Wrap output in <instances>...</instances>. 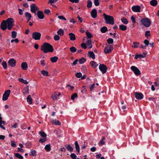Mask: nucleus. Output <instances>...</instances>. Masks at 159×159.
Wrapping results in <instances>:
<instances>
[{
	"label": "nucleus",
	"instance_id": "nucleus-22",
	"mask_svg": "<svg viewBox=\"0 0 159 159\" xmlns=\"http://www.w3.org/2000/svg\"><path fill=\"white\" fill-rule=\"evenodd\" d=\"M158 2L157 0H152L150 2V4L152 6H156Z\"/></svg>",
	"mask_w": 159,
	"mask_h": 159
},
{
	"label": "nucleus",
	"instance_id": "nucleus-4",
	"mask_svg": "<svg viewBox=\"0 0 159 159\" xmlns=\"http://www.w3.org/2000/svg\"><path fill=\"white\" fill-rule=\"evenodd\" d=\"M141 22L144 26L147 27H149L151 24L150 20L147 18L142 19Z\"/></svg>",
	"mask_w": 159,
	"mask_h": 159
},
{
	"label": "nucleus",
	"instance_id": "nucleus-20",
	"mask_svg": "<svg viewBox=\"0 0 159 159\" xmlns=\"http://www.w3.org/2000/svg\"><path fill=\"white\" fill-rule=\"evenodd\" d=\"M21 67L24 70H26L27 69L28 65L26 62H23L22 63Z\"/></svg>",
	"mask_w": 159,
	"mask_h": 159
},
{
	"label": "nucleus",
	"instance_id": "nucleus-2",
	"mask_svg": "<svg viewBox=\"0 0 159 159\" xmlns=\"http://www.w3.org/2000/svg\"><path fill=\"white\" fill-rule=\"evenodd\" d=\"M41 50L45 53L52 52L54 51L53 46L48 43L45 42L42 45Z\"/></svg>",
	"mask_w": 159,
	"mask_h": 159
},
{
	"label": "nucleus",
	"instance_id": "nucleus-57",
	"mask_svg": "<svg viewBox=\"0 0 159 159\" xmlns=\"http://www.w3.org/2000/svg\"><path fill=\"white\" fill-rule=\"evenodd\" d=\"M135 17L133 16H132L131 17V20H132V22L134 24L136 23V21L135 20Z\"/></svg>",
	"mask_w": 159,
	"mask_h": 159
},
{
	"label": "nucleus",
	"instance_id": "nucleus-37",
	"mask_svg": "<svg viewBox=\"0 0 159 159\" xmlns=\"http://www.w3.org/2000/svg\"><path fill=\"white\" fill-rule=\"evenodd\" d=\"M90 58L94 60L95 58V56L94 53L93 51H90Z\"/></svg>",
	"mask_w": 159,
	"mask_h": 159
},
{
	"label": "nucleus",
	"instance_id": "nucleus-5",
	"mask_svg": "<svg viewBox=\"0 0 159 159\" xmlns=\"http://www.w3.org/2000/svg\"><path fill=\"white\" fill-rule=\"evenodd\" d=\"M113 49V46L111 45H108L105 47L104 49V52L106 54L111 52Z\"/></svg>",
	"mask_w": 159,
	"mask_h": 159
},
{
	"label": "nucleus",
	"instance_id": "nucleus-27",
	"mask_svg": "<svg viewBox=\"0 0 159 159\" xmlns=\"http://www.w3.org/2000/svg\"><path fill=\"white\" fill-rule=\"evenodd\" d=\"M67 148V150L70 152H73V148L71 147L70 145H68L66 146H65Z\"/></svg>",
	"mask_w": 159,
	"mask_h": 159
},
{
	"label": "nucleus",
	"instance_id": "nucleus-8",
	"mask_svg": "<svg viewBox=\"0 0 159 159\" xmlns=\"http://www.w3.org/2000/svg\"><path fill=\"white\" fill-rule=\"evenodd\" d=\"M11 92L10 90H7L5 91L3 95L2 100L3 101H6L7 99L9 97Z\"/></svg>",
	"mask_w": 159,
	"mask_h": 159
},
{
	"label": "nucleus",
	"instance_id": "nucleus-18",
	"mask_svg": "<svg viewBox=\"0 0 159 159\" xmlns=\"http://www.w3.org/2000/svg\"><path fill=\"white\" fill-rule=\"evenodd\" d=\"M75 145L76 151L79 154L80 152V148L77 141H76L75 142Z\"/></svg>",
	"mask_w": 159,
	"mask_h": 159
},
{
	"label": "nucleus",
	"instance_id": "nucleus-40",
	"mask_svg": "<svg viewBox=\"0 0 159 159\" xmlns=\"http://www.w3.org/2000/svg\"><path fill=\"white\" fill-rule=\"evenodd\" d=\"M70 50L71 52L73 53L77 51L76 48L74 46L70 47Z\"/></svg>",
	"mask_w": 159,
	"mask_h": 159
},
{
	"label": "nucleus",
	"instance_id": "nucleus-47",
	"mask_svg": "<svg viewBox=\"0 0 159 159\" xmlns=\"http://www.w3.org/2000/svg\"><path fill=\"white\" fill-rule=\"evenodd\" d=\"M133 43L134 45L132 46L134 48H138V45L139 44V43H137L136 42H134Z\"/></svg>",
	"mask_w": 159,
	"mask_h": 159
},
{
	"label": "nucleus",
	"instance_id": "nucleus-3",
	"mask_svg": "<svg viewBox=\"0 0 159 159\" xmlns=\"http://www.w3.org/2000/svg\"><path fill=\"white\" fill-rule=\"evenodd\" d=\"M103 16L105 20L106 23L111 25H113L114 24V20L113 16L106 15L105 13L103 14Z\"/></svg>",
	"mask_w": 159,
	"mask_h": 159
},
{
	"label": "nucleus",
	"instance_id": "nucleus-50",
	"mask_svg": "<svg viewBox=\"0 0 159 159\" xmlns=\"http://www.w3.org/2000/svg\"><path fill=\"white\" fill-rule=\"evenodd\" d=\"M87 90L86 87L83 86L82 89H81V92L83 93H85L86 92Z\"/></svg>",
	"mask_w": 159,
	"mask_h": 159
},
{
	"label": "nucleus",
	"instance_id": "nucleus-16",
	"mask_svg": "<svg viewBox=\"0 0 159 159\" xmlns=\"http://www.w3.org/2000/svg\"><path fill=\"white\" fill-rule=\"evenodd\" d=\"M91 15L93 18H96L97 16V11L95 9H93L91 12Z\"/></svg>",
	"mask_w": 159,
	"mask_h": 159
},
{
	"label": "nucleus",
	"instance_id": "nucleus-32",
	"mask_svg": "<svg viewBox=\"0 0 159 159\" xmlns=\"http://www.w3.org/2000/svg\"><path fill=\"white\" fill-rule=\"evenodd\" d=\"M36 152L34 150H32L30 153V156H35L36 155Z\"/></svg>",
	"mask_w": 159,
	"mask_h": 159
},
{
	"label": "nucleus",
	"instance_id": "nucleus-25",
	"mask_svg": "<svg viewBox=\"0 0 159 159\" xmlns=\"http://www.w3.org/2000/svg\"><path fill=\"white\" fill-rule=\"evenodd\" d=\"M90 65L93 68H96L98 64L94 61H92L90 62Z\"/></svg>",
	"mask_w": 159,
	"mask_h": 159
},
{
	"label": "nucleus",
	"instance_id": "nucleus-12",
	"mask_svg": "<svg viewBox=\"0 0 159 159\" xmlns=\"http://www.w3.org/2000/svg\"><path fill=\"white\" fill-rule=\"evenodd\" d=\"M131 9L134 12H139L140 11L141 8L139 6H134L132 7Z\"/></svg>",
	"mask_w": 159,
	"mask_h": 159
},
{
	"label": "nucleus",
	"instance_id": "nucleus-55",
	"mask_svg": "<svg viewBox=\"0 0 159 159\" xmlns=\"http://www.w3.org/2000/svg\"><path fill=\"white\" fill-rule=\"evenodd\" d=\"M46 138H44L43 139H40L39 140L40 143H43L46 141Z\"/></svg>",
	"mask_w": 159,
	"mask_h": 159
},
{
	"label": "nucleus",
	"instance_id": "nucleus-14",
	"mask_svg": "<svg viewBox=\"0 0 159 159\" xmlns=\"http://www.w3.org/2000/svg\"><path fill=\"white\" fill-rule=\"evenodd\" d=\"M105 138L104 136H103L102 137L101 139L98 143V145L99 146H101L103 145H105Z\"/></svg>",
	"mask_w": 159,
	"mask_h": 159
},
{
	"label": "nucleus",
	"instance_id": "nucleus-63",
	"mask_svg": "<svg viewBox=\"0 0 159 159\" xmlns=\"http://www.w3.org/2000/svg\"><path fill=\"white\" fill-rule=\"evenodd\" d=\"M14 41H15L16 43H18L19 41L17 39H12L11 41V42L13 43Z\"/></svg>",
	"mask_w": 159,
	"mask_h": 159
},
{
	"label": "nucleus",
	"instance_id": "nucleus-9",
	"mask_svg": "<svg viewBox=\"0 0 159 159\" xmlns=\"http://www.w3.org/2000/svg\"><path fill=\"white\" fill-rule=\"evenodd\" d=\"M130 68L136 75H139L141 74L140 71L136 67L132 66Z\"/></svg>",
	"mask_w": 159,
	"mask_h": 159
},
{
	"label": "nucleus",
	"instance_id": "nucleus-60",
	"mask_svg": "<svg viewBox=\"0 0 159 159\" xmlns=\"http://www.w3.org/2000/svg\"><path fill=\"white\" fill-rule=\"evenodd\" d=\"M50 12V11L49 9H45L44 10V12L46 14L49 15Z\"/></svg>",
	"mask_w": 159,
	"mask_h": 159
},
{
	"label": "nucleus",
	"instance_id": "nucleus-28",
	"mask_svg": "<svg viewBox=\"0 0 159 159\" xmlns=\"http://www.w3.org/2000/svg\"><path fill=\"white\" fill-rule=\"evenodd\" d=\"M27 101L29 102V104H31L32 103V99L30 95H29L27 98Z\"/></svg>",
	"mask_w": 159,
	"mask_h": 159
},
{
	"label": "nucleus",
	"instance_id": "nucleus-10",
	"mask_svg": "<svg viewBox=\"0 0 159 159\" xmlns=\"http://www.w3.org/2000/svg\"><path fill=\"white\" fill-rule=\"evenodd\" d=\"M99 69L103 74L106 73L107 69L106 66L104 64L100 65L99 66Z\"/></svg>",
	"mask_w": 159,
	"mask_h": 159
},
{
	"label": "nucleus",
	"instance_id": "nucleus-58",
	"mask_svg": "<svg viewBox=\"0 0 159 159\" xmlns=\"http://www.w3.org/2000/svg\"><path fill=\"white\" fill-rule=\"evenodd\" d=\"M49 1L48 3H51V5H53L52 3L56 2L57 1V0H49Z\"/></svg>",
	"mask_w": 159,
	"mask_h": 159
},
{
	"label": "nucleus",
	"instance_id": "nucleus-45",
	"mask_svg": "<svg viewBox=\"0 0 159 159\" xmlns=\"http://www.w3.org/2000/svg\"><path fill=\"white\" fill-rule=\"evenodd\" d=\"M107 42L109 44H112L113 43V39L111 38H109L107 40Z\"/></svg>",
	"mask_w": 159,
	"mask_h": 159
},
{
	"label": "nucleus",
	"instance_id": "nucleus-19",
	"mask_svg": "<svg viewBox=\"0 0 159 159\" xmlns=\"http://www.w3.org/2000/svg\"><path fill=\"white\" fill-rule=\"evenodd\" d=\"M30 8L31 11L33 13H34L36 15V13L35 10V4L34 3L32 4L30 6Z\"/></svg>",
	"mask_w": 159,
	"mask_h": 159
},
{
	"label": "nucleus",
	"instance_id": "nucleus-54",
	"mask_svg": "<svg viewBox=\"0 0 159 159\" xmlns=\"http://www.w3.org/2000/svg\"><path fill=\"white\" fill-rule=\"evenodd\" d=\"M82 73L80 72L77 73L75 74V76L78 78H80L82 76Z\"/></svg>",
	"mask_w": 159,
	"mask_h": 159
},
{
	"label": "nucleus",
	"instance_id": "nucleus-64",
	"mask_svg": "<svg viewBox=\"0 0 159 159\" xmlns=\"http://www.w3.org/2000/svg\"><path fill=\"white\" fill-rule=\"evenodd\" d=\"M102 156L101 154L100 153H98L96 155V157L97 159H99L101 158Z\"/></svg>",
	"mask_w": 159,
	"mask_h": 159
},
{
	"label": "nucleus",
	"instance_id": "nucleus-29",
	"mask_svg": "<svg viewBox=\"0 0 159 159\" xmlns=\"http://www.w3.org/2000/svg\"><path fill=\"white\" fill-rule=\"evenodd\" d=\"M58 59V57L56 56H54L50 58V61L52 62H56Z\"/></svg>",
	"mask_w": 159,
	"mask_h": 159
},
{
	"label": "nucleus",
	"instance_id": "nucleus-49",
	"mask_svg": "<svg viewBox=\"0 0 159 159\" xmlns=\"http://www.w3.org/2000/svg\"><path fill=\"white\" fill-rule=\"evenodd\" d=\"M78 95L76 93L73 94L71 96V99L72 100H74L75 98L77 97Z\"/></svg>",
	"mask_w": 159,
	"mask_h": 159
},
{
	"label": "nucleus",
	"instance_id": "nucleus-1",
	"mask_svg": "<svg viewBox=\"0 0 159 159\" xmlns=\"http://www.w3.org/2000/svg\"><path fill=\"white\" fill-rule=\"evenodd\" d=\"M14 21L12 18H9L6 20H3L2 22L0 27L1 29L4 31L7 28L9 30H11L14 26Z\"/></svg>",
	"mask_w": 159,
	"mask_h": 159
},
{
	"label": "nucleus",
	"instance_id": "nucleus-24",
	"mask_svg": "<svg viewBox=\"0 0 159 159\" xmlns=\"http://www.w3.org/2000/svg\"><path fill=\"white\" fill-rule=\"evenodd\" d=\"M29 93V86H28L27 87H25L23 90V93L24 94H26Z\"/></svg>",
	"mask_w": 159,
	"mask_h": 159
},
{
	"label": "nucleus",
	"instance_id": "nucleus-41",
	"mask_svg": "<svg viewBox=\"0 0 159 159\" xmlns=\"http://www.w3.org/2000/svg\"><path fill=\"white\" fill-rule=\"evenodd\" d=\"M17 33L15 31H12L11 32V38L15 39Z\"/></svg>",
	"mask_w": 159,
	"mask_h": 159
},
{
	"label": "nucleus",
	"instance_id": "nucleus-11",
	"mask_svg": "<svg viewBox=\"0 0 159 159\" xmlns=\"http://www.w3.org/2000/svg\"><path fill=\"white\" fill-rule=\"evenodd\" d=\"M16 61L13 58H11L8 61V64L9 66L12 67L15 66Z\"/></svg>",
	"mask_w": 159,
	"mask_h": 159
},
{
	"label": "nucleus",
	"instance_id": "nucleus-38",
	"mask_svg": "<svg viewBox=\"0 0 159 159\" xmlns=\"http://www.w3.org/2000/svg\"><path fill=\"white\" fill-rule=\"evenodd\" d=\"M19 80L20 82L22 83H24L25 84H27L28 83L26 80H24L22 78H19Z\"/></svg>",
	"mask_w": 159,
	"mask_h": 159
},
{
	"label": "nucleus",
	"instance_id": "nucleus-7",
	"mask_svg": "<svg viewBox=\"0 0 159 159\" xmlns=\"http://www.w3.org/2000/svg\"><path fill=\"white\" fill-rule=\"evenodd\" d=\"M41 34L37 32H35L32 34V38L35 40H39L40 39Z\"/></svg>",
	"mask_w": 159,
	"mask_h": 159
},
{
	"label": "nucleus",
	"instance_id": "nucleus-15",
	"mask_svg": "<svg viewBox=\"0 0 159 159\" xmlns=\"http://www.w3.org/2000/svg\"><path fill=\"white\" fill-rule=\"evenodd\" d=\"M135 97L138 99H142L143 98V94L141 93L136 92L135 93Z\"/></svg>",
	"mask_w": 159,
	"mask_h": 159
},
{
	"label": "nucleus",
	"instance_id": "nucleus-34",
	"mask_svg": "<svg viewBox=\"0 0 159 159\" xmlns=\"http://www.w3.org/2000/svg\"><path fill=\"white\" fill-rule=\"evenodd\" d=\"M100 30L102 33H105L107 31V29L106 27L103 26L101 29Z\"/></svg>",
	"mask_w": 159,
	"mask_h": 159
},
{
	"label": "nucleus",
	"instance_id": "nucleus-26",
	"mask_svg": "<svg viewBox=\"0 0 159 159\" xmlns=\"http://www.w3.org/2000/svg\"><path fill=\"white\" fill-rule=\"evenodd\" d=\"M64 30L61 29H59L57 32L58 34L61 36H63L64 35Z\"/></svg>",
	"mask_w": 159,
	"mask_h": 159
},
{
	"label": "nucleus",
	"instance_id": "nucleus-23",
	"mask_svg": "<svg viewBox=\"0 0 159 159\" xmlns=\"http://www.w3.org/2000/svg\"><path fill=\"white\" fill-rule=\"evenodd\" d=\"M70 38L71 40H75L76 39L75 34L73 33H70L69 34Z\"/></svg>",
	"mask_w": 159,
	"mask_h": 159
},
{
	"label": "nucleus",
	"instance_id": "nucleus-13",
	"mask_svg": "<svg viewBox=\"0 0 159 159\" xmlns=\"http://www.w3.org/2000/svg\"><path fill=\"white\" fill-rule=\"evenodd\" d=\"M38 16L39 18L43 19L44 18V16L43 11H39L36 14Z\"/></svg>",
	"mask_w": 159,
	"mask_h": 159
},
{
	"label": "nucleus",
	"instance_id": "nucleus-62",
	"mask_svg": "<svg viewBox=\"0 0 159 159\" xmlns=\"http://www.w3.org/2000/svg\"><path fill=\"white\" fill-rule=\"evenodd\" d=\"M79 60L78 59H76L74 61L73 63L71 65L72 66H74L77 63V62Z\"/></svg>",
	"mask_w": 159,
	"mask_h": 159
},
{
	"label": "nucleus",
	"instance_id": "nucleus-21",
	"mask_svg": "<svg viewBox=\"0 0 159 159\" xmlns=\"http://www.w3.org/2000/svg\"><path fill=\"white\" fill-rule=\"evenodd\" d=\"M119 28L121 30L124 31L127 30V27L126 25L122 24L119 25Z\"/></svg>",
	"mask_w": 159,
	"mask_h": 159
},
{
	"label": "nucleus",
	"instance_id": "nucleus-52",
	"mask_svg": "<svg viewBox=\"0 0 159 159\" xmlns=\"http://www.w3.org/2000/svg\"><path fill=\"white\" fill-rule=\"evenodd\" d=\"M145 36L147 38H148V36H151L150 31H146L145 33Z\"/></svg>",
	"mask_w": 159,
	"mask_h": 159
},
{
	"label": "nucleus",
	"instance_id": "nucleus-33",
	"mask_svg": "<svg viewBox=\"0 0 159 159\" xmlns=\"http://www.w3.org/2000/svg\"><path fill=\"white\" fill-rule=\"evenodd\" d=\"M52 123L55 124L56 125H60L61 123L58 120H53L52 121Z\"/></svg>",
	"mask_w": 159,
	"mask_h": 159
},
{
	"label": "nucleus",
	"instance_id": "nucleus-46",
	"mask_svg": "<svg viewBox=\"0 0 159 159\" xmlns=\"http://www.w3.org/2000/svg\"><path fill=\"white\" fill-rule=\"evenodd\" d=\"M93 2L96 6H98L100 5L99 0H94Z\"/></svg>",
	"mask_w": 159,
	"mask_h": 159
},
{
	"label": "nucleus",
	"instance_id": "nucleus-30",
	"mask_svg": "<svg viewBox=\"0 0 159 159\" xmlns=\"http://www.w3.org/2000/svg\"><path fill=\"white\" fill-rule=\"evenodd\" d=\"M44 149L47 152H49L51 150V146L50 144H48L45 145Z\"/></svg>",
	"mask_w": 159,
	"mask_h": 159
},
{
	"label": "nucleus",
	"instance_id": "nucleus-17",
	"mask_svg": "<svg viewBox=\"0 0 159 159\" xmlns=\"http://www.w3.org/2000/svg\"><path fill=\"white\" fill-rule=\"evenodd\" d=\"M25 15L27 20V22H28L30 20L32 17V16L30 13L28 12H26L25 13Z\"/></svg>",
	"mask_w": 159,
	"mask_h": 159
},
{
	"label": "nucleus",
	"instance_id": "nucleus-36",
	"mask_svg": "<svg viewBox=\"0 0 159 159\" xmlns=\"http://www.w3.org/2000/svg\"><path fill=\"white\" fill-rule=\"evenodd\" d=\"M39 134H40V135L41 137L43 138H46V137L47 136V134L44 132L42 131H40Z\"/></svg>",
	"mask_w": 159,
	"mask_h": 159
},
{
	"label": "nucleus",
	"instance_id": "nucleus-39",
	"mask_svg": "<svg viewBox=\"0 0 159 159\" xmlns=\"http://www.w3.org/2000/svg\"><path fill=\"white\" fill-rule=\"evenodd\" d=\"M2 65L4 69H6L7 68V62L3 61L2 63Z\"/></svg>",
	"mask_w": 159,
	"mask_h": 159
},
{
	"label": "nucleus",
	"instance_id": "nucleus-53",
	"mask_svg": "<svg viewBox=\"0 0 159 159\" xmlns=\"http://www.w3.org/2000/svg\"><path fill=\"white\" fill-rule=\"evenodd\" d=\"M54 40L56 41H58L60 39V36L58 35H55L54 37Z\"/></svg>",
	"mask_w": 159,
	"mask_h": 159
},
{
	"label": "nucleus",
	"instance_id": "nucleus-42",
	"mask_svg": "<svg viewBox=\"0 0 159 159\" xmlns=\"http://www.w3.org/2000/svg\"><path fill=\"white\" fill-rule=\"evenodd\" d=\"M86 61V59L84 57H83L79 59V62L80 64H82L84 63Z\"/></svg>",
	"mask_w": 159,
	"mask_h": 159
},
{
	"label": "nucleus",
	"instance_id": "nucleus-56",
	"mask_svg": "<svg viewBox=\"0 0 159 159\" xmlns=\"http://www.w3.org/2000/svg\"><path fill=\"white\" fill-rule=\"evenodd\" d=\"M144 43L145 44V45L146 47L149 45V41L148 40L145 39L144 41Z\"/></svg>",
	"mask_w": 159,
	"mask_h": 159
},
{
	"label": "nucleus",
	"instance_id": "nucleus-6",
	"mask_svg": "<svg viewBox=\"0 0 159 159\" xmlns=\"http://www.w3.org/2000/svg\"><path fill=\"white\" fill-rule=\"evenodd\" d=\"M86 33L87 38L86 37H84L83 39V41L84 42H85L88 46H89V32L88 30H86Z\"/></svg>",
	"mask_w": 159,
	"mask_h": 159
},
{
	"label": "nucleus",
	"instance_id": "nucleus-61",
	"mask_svg": "<svg viewBox=\"0 0 159 159\" xmlns=\"http://www.w3.org/2000/svg\"><path fill=\"white\" fill-rule=\"evenodd\" d=\"M81 46L83 48L86 49L87 48L86 44L84 43H82L81 44Z\"/></svg>",
	"mask_w": 159,
	"mask_h": 159
},
{
	"label": "nucleus",
	"instance_id": "nucleus-44",
	"mask_svg": "<svg viewBox=\"0 0 159 159\" xmlns=\"http://www.w3.org/2000/svg\"><path fill=\"white\" fill-rule=\"evenodd\" d=\"M41 73L43 76H48L49 75L48 73V71L45 70H43L41 71Z\"/></svg>",
	"mask_w": 159,
	"mask_h": 159
},
{
	"label": "nucleus",
	"instance_id": "nucleus-43",
	"mask_svg": "<svg viewBox=\"0 0 159 159\" xmlns=\"http://www.w3.org/2000/svg\"><path fill=\"white\" fill-rule=\"evenodd\" d=\"M97 88L96 86H95V84L94 83L91 86H90V91L93 90Z\"/></svg>",
	"mask_w": 159,
	"mask_h": 159
},
{
	"label": "nucleus",
	"instance_id": "nucleus-51",
	"mask_svg": "<svg viewBox=\"0 0 159 159\" xmlns=\"http://www.w3.org/2000/svg\"><path fill=\"white\" fill-rule=\"evenodd\" d=\"M52 98L53 100H56L57 99V94L56 93H54L52 94Z\"/></svg>",
	"mask_w": 159,
	"mask_h": 159
},
{
	"label": "nucleus",
	"instance_id": "nucleus-48",
	"mask_svg": "<svg viewBox=\"0 0 159 159\" xmlns=\"http://www.w3.org/2000/svg\"><path fill=\"white\" fill-rule=\"evenodd\" d=\"M70 157L72 159H76L77 158V156L74 153H71Z\"/></svg>",
	"mask_w": 159,
	"mask_h": 159
},
{
	"label": "nucleus",
	"instance_id": "nucleus-31",
	"mask_svg": "<svg viewBox=\"0 0 159 159\" xmlns=\"http://www.w3.org/2000/svg\"><path fill=\"white\" fill-rule=\"evenodd\" d=\"M121 20L122 22L125 24H127L128 23V21L127 19L125 17L121 18Z\"/></svg>",
	"mask_w": 159,
	"mask_h": 159
},
{
	"label": "nucleus",
	"instance_id": "nucleus-59",
	"mask_svg": "<svg viewBox=\"0 0 159 159\" xmlns=\"http://www.w3.org/2000/svg\"><path fill=\"white\" fill-rule=\"evenodd\" d=\"M11 146L15 147L16 146V144L15 143V142L14 141H11Z\"/></svg>",
	"mask_w": 159,
	"mask_h": 159
},
{
	"label": "nucleus",
	"instance_id": "nucleus-35",
	"mask_svg": "<svg viewBox=\"0 0 159 159\" xmlns=\"http://www.w3.org/2000/svg\"><path fill=\"white\" fill-rule=\"evenodd\" d=\"M15 156L16 157L19 159H23V157L19 153L15 154Z\"/></svg>",
	"mask_w": 159,
	"mask_h": 159
}]
</instances>
